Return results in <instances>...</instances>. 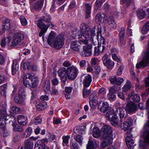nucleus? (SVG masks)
I'll return each mask as SVG.
<instances>
[{
    "label": "nucleus",
    "mask_w": 149,
    "mask_h": 149,
    "mask_svg": "<svg viewBox=\"0 0 149 149\" xmlns=\"http://www.w3.org/2000/svg\"><path fill=\"white\" fill-rule=\"evenodd\" d=\"M125 141L127 146L129 148H130L134 146V141L129 136L126 137Z\"/></svg>",
    "instance_id": "obj_34"
},
{
    "label": "nucleus",
    "mask_w": 149,
    "mask_h": 149,
    "mask_svg": "<svg viewBox=\"0 0 149 149\" xmlns=\"http://www.w3.org/2000/svg\"><path fill=\"white\" fill-rule=\"evenodd\" d=\"M2 130V134L4 137H6L8 136L10 134V132L6 129V127L4 128L1 129Z\"/></svg>",
    "instance_id": "obj_54"
},
{
    "label": "nucleus",
    "mask_w": 149,
    "mask_h": 149,
    "mask_svg": "<svg viewBox=\"0 0 149 149\" xmlns=\"http://www.w3.org/2000/svg\"><path fill=\"white\" fill-rule=\"evenodd\" d=\"M92 45L90 44L87 45H85L83 47V51L82 55L83 56H88L92 54Z\"/></svg>",
    "instance_id": "obj_18"
},
{
    "label": "nucleus",
    "mask_w": 149,
    "mask_h": 149,
    "mask_svg": "<svg viewBox=\"0 0 149 149\" xmlns=\"http://www.w3.org/2000/svg\"><path fill=\"white\" fill-rule=\"evenodd\" d=\"M110 81L111 83L112 84H116V77L115 76H113L111 77L110 78Z\"/></svg>",
    "instance_id": "obj_60"
},
{
    "label": "nucleus",
    "mask_w": 149,
    "mask_h": 149,
    "mask_svg": "<svg viewBox=\"0 0 149 149\" xmlns=\"http://www.w3.org/2000/svg\"><path fill=\"white\" fill-rule=\"evenodd\" d=\"M122 122H120V123H119L118 125H121V128L125 131L127 130L132 125V119L130 117L127 120L124 122L123 124L122 123Z\"/></svg>",
    "instance_id": "obj_19"
},
{
    "label": "nucleus",
    "mask_w": 149,
    "mask_h": 149,
    "mask_svg": "<svg viewBox=\"0 0 149 149\" xmlns=\"http://www.w3.org/2000/svg\"><path fill=\"white\" fill-rule=\"evenodd\" d=\"M47 105L46 102H40L36 105L37 109L39 111H41L47 108Z\"/></svg>",
    "instance_id": "obj_33"
},
{
    "label": "nucleus",
    "mask_w": 149,
    "mask_h": 149,
    "mask_svg": "<svg viewBox=\"0 0 149 149\" xmlns=\"http://www.w3.org/2000/svg\"><path fill=\"white\" fill-rule=\"evenodd\" d=\"M95 37L94 38L97 39V41H98V45H101L102 44V45H104L105 43V40L104 38L102 36H99L98 34L97 36H95Z\"/></svg>",
    "instance_id": "obj_40"
},
{
    "label": "nucleus",
    "mask_w": 149,
    "mask_h": 149,
    "mask_svg": "<svg viewBox=\"0 0 149 149\" xmlns=\"http://www.w3.org/2000/svg\"><path fill=\"white\" fill-rule=\"evenodd\" d=\"M24 38V35L21 33L15 34L12 39L10 36L7 37L8 46L12 47L15 46L19 44Z\"/></svg>",
    "instance_id": "obj_6"
},
{
    "label": "nucleus",
    "mask_w": 149,
    "mask_h": 149,
    "mask_svg": "<svg viewBox=\"0 0 149 149\" xmlns=\"http://www.w3.org/2000/svg\"><path fill=\"white\" fill-rule=\"evenodd\" d=\"M50 94L51 95H57L58 94L57 90L55 86L52 87L51 90L50 91Z\"/></svg>",
    "instance_id": "obj_57"
},
{
    "label": "nucleus",
    "mask_w": 149,
    "mask_h": 149,
    "mask_svg": "<svg viewBox=\"0 0 149 149\" xmlns=\"http://www.w3.org/2000/svg\"><path fill=\"white\" fill-rule=\"evenodd\" d=\"M76 131H77L78 132H77L76 131L74 132L75 134L77 135L74 137V139L80 145H81L82 144V141L83 139V138L82 136L80 135H78V134H83L84 131H82L81 129H79L78 130H76Z\"/></svg>",
    "instance_id": "obj_21"
},
{
    "label": "nucleus",
    "mask_w": 149,
    "mask_h": 149,
    "mask_svg": "<svg viewBox=\"0 0 149 149\" xmlns=\"http://www.w3.org/2000/svg\"><path fill=\"white\" fill-rule=\"evenodd\" d=\"M91 29L90 27L85 23H82L80 25V31L81 34L88 31V30H90Z\"/></svg>",
    "instance_id": "obj_29"
},
{
    "label": "nucleus",
    "mask_w": 149,
    "mask_h": 149,
    "mask_svg": "<svg viewBox=\"0 0 149 149\" xmlns=\"http://www.w3.org/2000/svg\"><path fill=\"white\" fill-rule=\"evenodd\" d=\"M17 118L19 123L21 125H24L27 123V117L24 115H18Z\"/></svg>",
    "instance_id": "obj_25"
},
{
    "label": "nucleus",
    "mask_w": 149,
    "mask_h": 149,
    "mask_svg": "<svg viewBox=\"0 0 149 149\" xmlns=\"http://www.w3.org/2000/svg\"><path fill=\"white\" fill-rule=\"evenodd\" d=\"M138 17L140 19H143L146 15L145 12L142 10H140L137 12Z\"/></svg>",
    "instance_id": "obj_46"
},
{
    "label": "nucleus",
    "mask_w": 149,
    "mask_h": 149,
    "mask_svg": "<svg viewBox=\"0 0 149 149\" xmlns=\"http://www.w3.org/2000/svg\"><path fill=\"white\" fill-rule=\"evenodd\" d=\"M22 66L25 69H27L34 71H36L38 69V67L36 65H31L30 64V63L28 61L23 63Z\"/></svg>",
    "instance_id": "obj_26"
},
{
    "label": "nucleus",
    "mask_w": 149,
    "mask_h": 149,
    "mask_svg": "<svg viewBox=\"0 0 149 149\" xmlns=\"http://www.w3.org/2000/svg\"><path fill=\"white\" fill-rule=\"evenodd\" d=\"M14 100L15 102L18 104H22L24 101L23 96L19 94H17L16 95Z\"/></svg>",
    "instance_id": "obj_37"
},
{
    "label": "nucleus",
    "mask_w": 149,
    "mask_h": 149,
    "mask_svg": "<svg viewBox=\"0 0 149 149\" xmlns=\"http://www.w3.org/2000/svg\"><path fill=\"white\" fill-rule=\"evenodd\" d=\"M32 132V129L31 127H29L25 130V133L23 134V138H26L29 136Z\"/></svg>",
    "instance_id": "obj_41"
},
{
    "label": "nucleus",
    "mask_w": 149,
    "mask_h": 149,
    "mask_svg": "<svg viewBox=\"0 0 149 149\" xmlns=\"http://www.w3.org/2000/svg\"><path fill=\"white\" fill-rule=\"evenodd\" d=\"M38 80L37 77L30 74H27L23 78V82L25 86L29 88L36 87Z\"/></svg>",
    "instance_id": "obj_4"
},
{
    "label": "nucleus",
    "mask_w": 149,
    "mask_h": 149,
    "mask_svg": "<svg viewBox=\"0 0 149 149\" xmlns=\"http://www.w3.org/2000/svg\"><path fill=\"white\" fill-rule=\"evenodd\" d=\"M131 84L130 82L127 81L123 87V91L126 92L131 88Z\"/></svg>",
    "instance_id": "obj_43"
},
{
    "label": "nucleus",
    "mask_w": 149,
    "mask_h": 149,
    "mask_svg": "<svg viewBox=\"0 0 149 149\" xmlns=\"http://www.w3.org/2000/svg\"><path fill=\"white\" fill-rule=\"evenodd\" d=\"M12 110L15 113H18L21 112L20 109L15 106H14L11 108Z\"/></svg>",
    "instance_id": "obj_51"
},
{
    "label": "nucleus",
    "mask_w": 149,
    "mask_h": 149,
    "mask_svg": "<svg viewBox=\"0 0 149 149\" xmlns=\"http://www.w3.org/2000/svg\"><path fill=\"white\" fill-rule=\"evenodd\" d=\"M70 138V135H67L66 136H64L62 137V139L63 140V145L64 146V144H67L69 142V140Z\"/></svg>",
    "instance_id": "obj_48"
},
{
    "label": "nucleus",
    "mask_w": 149,
    "mask_h": 149,
    "mask_svg": "<svg viewBox=\"0 0 149 149\" xmlns=\"http://www.w3.org/2000/svg\"><path fill=\"white\" fill-rule=\"evenodd\" d=\"M18 68L19 65L17 64V60H13L12 70V74L13 75H14L18 70Z\"/></svg>",
    "instance_id": "obj_31"
},
{
    "label": "nucleus",
    "mask_w": 149,
    "mask_h": 149,
    "mask_svg": "<svg viewBox=\"0 0 149 149\" xmlns=\"http://www.w3.org/2000/svg\"><path fill=\"white\" fill-rule=\"evenodd\" d=\"M143 129L145 130L143 133L145 142L146 144L149 145V121L145 123Z\"/></svg>",
    "instance_id": "obj_13"
},
{
    "label": "nucleus",
    "mask_w": 149,
    "mask_h": 149,
    "mask_svg": "<svg viewBox=\"0 0 149 149\" xmlns=\"http://www.w3.org/2000/svg\"><path fill=\"white\" fill-rule=\"evenodd\" d=\"M106 93V90L104 88H101L99 90L98 94L100 95H104Z\"/></svg>",
    "instance_id": "obj_58"
},
{
    "label": "nucleus",
    "mask_w": 149,
    "mask_h": 149,
    "mask_svg": "<svg viewBox=\"0 0 149 149\" xmlns=\"http://www.w3.org/2000/svg\"><path fill=\"white\" fill-rule=\"evenodd\" d=\"M50 21V17L48 15H46L45 16H43L41 18L38 20V22L37 23V26L41 29L39 35L40 37H41L43 35L42 37L43 39L44 38V35L48 28L49 25H45L42 21H44L45 22L49 23Z\"/></svg>",
    "instance_id": "obj_5"
},
{
    "label": "nucleus",
    "mask_w": 149,
    "mask_h": 149,
    "mask_svg": "<svg viewBox=\"0 0 149 149\" xmlns=\"http://www.w3.org/2000/svg\"><path fill=\"white\" fill-rule=\"evenodd\" d=\"M103 64L106 66L109 69H111L114 67V63L111 60L108 59L107 61Z\"/></svg>",
    "instance_id": "obj_39"
},
{
    "label": "nucleus",
    "mask_w": 149,
    "mask_h": 149,
    "mask_svg": "<svg viewBox=\"0 0 149 149\" xmlns=\"http://www.w3.org/2000/svg\"><path fill=\"white\" fill-rule=\"evenodd\" d=\"M90 93V89L88 90L86 88H84L83 91V97H85L88 96Z\"/></svg>",
    "instance_id": "obj_50"
},
{
    "label": "nucleus",
    "mask_w": 149,
    "mask_h": 149,
    "mask_svg": "<svg viewBox=\"0 0 149 149\" xmlns=\"http://www.w3.org/2000/svg\"><path fill=\"white\" fill-rule=\"evenodd\" d=\"M95 33L94 29H91L81 34L79 33L78 38H81L79 40V43L81 45H87L88 43V40H90L94 42V38L95 36Z\"/></svg>",
    "instance_id": "obj_3"
},
{
    "label": "nucleus",
    "mask_w": 149,
    "mask_h": 149,
    "mask_svg": "<svg viewBox=\"0 0 149 149\" xmlns=\"http://www.w3.org/2000/svg\"><path fill=\"white\" fill-rule=\"evenodd\" d=\"M89 103L91 107L93 109H95L98 103V97L96 93H91L89 96Z\"/></svg>",
    "instance_id": "obj_12"
},
{
    "label": "nucleus",
    "mask_w": 149,
    "mask_h": 149,
    "mask_svg": "<svg viewBox=\"0 0 149 149\" xmlns=\"http://www.w3.org/2000/svg\"><path fill=\"white\" fill-rule=\"evenodd\" d=\"M6 104L4 106L3 110H0V130L2 128H4L5 127V124L6 123V121L9 118H11L12 116L7 115L5 110Z\"/></svg>",
    "instance_id": "obj_7"
},
{
    "label": "nucleus",
    "mask_w": 149,
    "mask_h": 149,
    "mask_svg": "<svg viewBox=\"0 0 149 149\" xmlns=\"http://www.w3.org/2000/svg\"><path fill=\"white\" fill-rule=\"evenodd\" d=\"M33 145V142H31L29 139H27L24 141L25 149H32Z\"/></svg>",
    "instance_id": "obj_35"
},
{
    "label": "nucleus",
    "mask_w": 149,
    "mask_h": 149,
    "mask_svg": "<svg viewBox=\"0 0 149 149\" xmlns=\"http://www.w3.org/2000/svg\"><path fill=\"white\" fill-rule=\"evenodd\" d=\"M109 105L107 102H103L102 104V106L100 108V111L104 112L107 111L109 109Z\"/></svg>",
    "instance_id": "obj_42"
},
{
    "label": "nucleus",
    "mask_w": 149,
    "mask_h": 149,
    "mask_svg": "<svg viewBox=\"0 0 149 149\" xmlns=\"http://www.w3.org/2000/svg\"><path fill=\"white\" fill-rule=\"evenodd\" d=\"M98 59L95 57L92 58L91 61V63L92 65H95L97 64Z\"/></svg>",
    "instance_id": "obj_64"
},
{
    "label": "nucleus",
    "mask_w": 149,
    "mask_h": 149,
    "mask_svg": "<svg viewBox=\"0 0 149 149\" xmlns=\"http://www.w3.org/2000/svg\"><path fill=\"white\" fill-rule=\"evenodd\" d=\"M70 47L73 50L79 51L80 49V46L78 44L77 40H74L72 42Z\"/></svg>",
    "instance_id": "obj_30"
},
{
    "label": "nucleus",
    "mask_w": 149,
    "mask_h": 149,
    "mask_svg": "<svg viewBox=\"0 0 149 149\" xmlns=\"http://www.w3.org/2000/svg\"><path fill=\"white\" fill-rule=\"evenodd\" d=\"M44 0H38L33 5H31V9L32 12H34L35 10H41L43 6Z\"/></svg>",
    "instance_id": "obj_16"
},
{
    "label": "nucleus",
    "mask_w": 149,
    "mask_h": 149,
    "mask_svg": "<svg viewBox=\"0 0 149 149\" xmlns=\"http://www.w3.org/2000/svg\"><path fill=\"white\" fill-rule=\"evenodd\" d=\"M20 19L21 24L23 26H25L27 24V22L24 16H21L20 17Z\"/></svg>",
    "instance_id": "obj_52"
},
{
    "label": "nucleus",
    "mask_w": 149,
    "mask_h": 149,
    "mask_svg": "<svg viewBox=\"0 0 149 149\" xmlns=\"http://www.w3.org/2000/svg\"><path fill=\"white\" fill-rule=\"evenodd\" d=\"M7 84H5L0 86V94L5 97L6 96Z\"/></svg>",
    "instance_id": "obj_36"
},
{
    "label": "nucleus",
    "mask_w": 149,
    "mask_h": 149,
    "mask_svg": "<svg viewBox=\"0 0 149 149\" xmlns=\"http://www.w3.org/2000/svg\"><path fill=\"white\" fill-rule=\"evenodd\" d=\"M105 1V0H97L96 5L97 8H100Z\"/></svg>",
    "instance_id": "obj_56"
},
{
    "label": "nucleus",
    "mask_w": 149,
    "mask_h": 149,
    "mask_svg": "<svg viewBox=\"0 0 149 149\" xmlns=\"http://www.w3.org/2000/svg\"><path fill=\"white\" fill-rule=\"evenodd\" d=\"M11 118L13 119L12 126H13V130L14 131L21 132L24 130L23 127L21 126L18 124H15L14 123L16 121V118L13 115L11 116Z\"/></svg>",
    "instance_id": "obj_20"
},
{
    "label": "nucleus",
    "mask_w": 149,
    "mask_h": 149,
    "mask_svg": "<svg viewBox=\"0 0 149 149\" xmlns=\"http://www.w3.org/2000/svg\"><path fill=\"white\" fill-rule=\"evenodd\" d=\"M15 23L14 21L6 19L4 21V23L0 28V34L2 35L6 30H8L10 29L12 25L13 24Z\"/></svg>",
    "instance_id": "obj_10"
},
{
    "label": "nucleus",
    "mask_w": 149,
    "mask_h": 149,
    "mask_svg": "<svg viewBox=\"0 0 149 149\" xmlns=\"http://www.w3.org/2000/svg\"><path fill=\"white\" fill-rule=\"evenodd\" d=\"M112 56L113 59L114 60L117 61L118 63L120 64V59L115 54H112Z\"/></svg>",
    "instance_id": "obj_62"
},
{
    "label": "nucleus",
    "mask_w": 149,
    "mask_h": 149,
    "mask_svg": "<svg viewBox=\"0 0 149 149\" xmlns=\"http://www.w3.org/2000/svg\"><path fill=\"white\" fill-rule=\"evenodd\" d=\"M93 136L94 137L97 138L100 136V131L97 129L93 128Z\"/></svg>",
    "instance_id": "obj_49"
},
{
    "label": "nucleus",
    "mask_w": 149,
    "mask_h": 149,
    "mask_svg": "<svg viewBox=\"0 0 149 149\" xmlns=\"http://www.w3.org/2000/svg\"><path fill=\"white\" fill-rule=\"evenodd\" d=\"M104 19L107 21L108 24L112 27L115 28L116 27V24L113 16H111L107 17L106 16V17H105Z\"/></svg>",
    "instance_id": "obj_23"
},
{
    "label": "nucleus",
    "mask_w": 149,
    "mask_h": 149,
    "mask_svg": "<svg viewBox=\"0 0 149 149\" xmlns=\"http://www.w3.org/2000/svg\"><path fill=\"white\" fill-rule=\"evenodd\" d=\"M67 69L64 68H61L58 71V74L59 76L62 77V80L65 81L67 80L66 75Z\"/></svg>",
    "instance_id": "obj_27"
},
{
    "label": "nucleus",
    "mask_w": 149,
    "mask_h": 149,
    "mask_svg": "<svg viewBox=\"0 0 149 149\" xmlns=\"http://www.w3.org/2000/svg\"><path fill=\"white\" fill-rule=\"evenodd\" d=\"M126 110L129 114L135 113L137 110V106L133 102L128 103L126 105Z\"/></svg>",
    "instance_id": "obj_14"
},
{
    "label": "nucleus",
    "mask_w": 149,
    "mask_h": 149,
    "mask_svg": "<svg viewBox=\"0 0 149 149\" xmlns=\"http://www.w3.org/2000/svg\"><path fill=\"white\" fill-rule=\"evenodd\" d=\"M148 64H149V42L148 49L145 52L141 61L137 63L136 66L137 68L140 69L141 68H144Z\"/></svg>",
    "instance_id": "obj_8"
},
{
    "label": "nucleus",
    "mask_w": 149,
    "mask_h": 149,
    "mask_svg": "<svg viewBox=\"0 0 149 149\" xmlns=\"http://www.w3.org/2000/svg\"><path fill=\"white\" fill-rule=\"evenodd\" d=\"M119 63L120 64L117 63L118 68L117 70V74L118 75H120L122 74L124 68V66L123 64L121 63Z\"/></svg>",
    "instance_id": "obj_44"
},
{
    "label": "nucleus",
    "mask_w": 149,
    "mask_h": 149,
    "mask_svg": "<svg viewBox=\"0 0 149 149\" xmlns=\"http://www.w3.org/2000/svg\"><path fill=\"white\" fill-rule=\"evenodd\" d=\"M77 73V69L74 66H70L67 68L66 75L68 78L71 80L74 79Z\"/></svg>",
    "instance_id": "obj_9"
},
{
    "label": "nucleus",
    "mask_w": 149,
    "mask_h": 149,
    "mask_svg": "<svg viewBox=\"0 0 149 149\" xmlns=\"http://www.w3.org/2000/svg\"><path fill=\"white\" fill-rule=\"evenodd\" d=\"M64 38L62 35L56 36V34L51 31L47 39L48 43L51 47L58 49L61 48L64 44Z\"/></svg>",
    "instance_id": "obj_2"
},
{
    "label": "nucleus",
    "mask_w": 149,
    "mask_h": 149,
    "mask_svg": "<svg viewBox=\"0 0 149 149\" xmlns=\"http://www.w3.org/2000/svg\"><path fill=\"white\" fill-rule=\"evenodd\" d=\"M125 33V28L124 27H122L121 28L119 33V39L120 42L122 45H125L126 43V41L124 38Z\"/></svg>",
    "instance_id": "obj_24"
},
{
    "label": "nucleus",
    "mask_w": 149,
    "mask_h": 149,
    "mask_svg": "<svg viewBox=\"0 0 149 149\" xmlns=\"http://www.w3.org/2000/svg\"><path fill=\"white\" fill-rule=\"evenodd\" d=\"M149 31V23L147 22L143 26L142 29L141 31L143 34H146Z\"/></svg>",
    "instance_id": "obj_45"
},
{
    "label": "nucleus",
    "mask_w": 149,
    "mask_h": 149,
    "mask_svg": "<svg viewBox=\"0 0 149 149\" xmlns=\"http://www.w3.org/2000/svg\"><path fill=\"white\" fill-rule=\"evenodd\" d=\"M85 11L86 17L88 18L91 17V5L89 3H86L85 4Z\"/></svg>",
    "instance_id": "obj_32"
},
{
    "label": "nucleus",
    "mask_w": 149,
    "mask_h": 149,
    "mask_svg": "<svg viewBox=\"0 0 149 149\" xmlns=\"http://www.w3.org/2000/svg\"><path fill=\"white\" fill-rule=\"evenodd\" d=\"M7 44L8 45L7 37L6 38H4L2 39L1 45L2 47H3L6 46Z\"/></svg>",
    "instance_id": "obj_55"
},
{
    "label": "nucleus",
    "mask_w": 149,
    "mask_h": 149,
    "mask_svg": "<svg viewBox=\"0 0 149 149\" xmlns=\"http://www.w3.org/2000/svg\"><path fill=\"white\" fill-rule=\"evenodd\" d=\"M117 115L120 116V121L123 122L122 118H125L127 115L126 110L124 108L118 107L115 111L113 110H111L107 112L106 116L110 120L111 124L113 126L117 127L119 124V119Z\"/></svg>",
    "instance_id": "obj_1"
},
{
    "label": "nucleus",
    "mask_w": 149,
    "mask_h": 149,
    "mask_svg": "<svg viewBox=\"0 0 149 149\" xmlns=\"http://www.w3.org/2000/svg\"><path fill=\"white\" fill-rule=\"evenodd\" d=\"M106 15L104 14H102L101 13H97L95 16V21L97 23L100 24L104 21V17H106Z\"/></svg>",
    "instance_id": "obj_28"
},
{
    "label": "nucleus",
    "mask_w": 149,
    "mask_h": 149,
    "mask_svg": "<svg viewBox=\"0 0 149 149\" xmlns=\"http://www.w3.org/2000/svg\"><path fill=\"white\" fill-rule=\"evenodd\" d=\"M113 93L109 92L108 94V97L110 100L114 99L116 97L115 95L113 94Z\"/></svg>",
    "instance_id": "obj_63"
},
{
    "label": "nucleus",
    "mask_w": 149,
    "mask_h": 149,
    "mask_svg": "<svg viewBox=\"0 0 149 149\" xmlns=\"http://www.w3.org/2000/svg\"><path fill=\"white\" fill-rule=\"evenodd\" d=\"M81 81L83 82L84 87L89 86L92 81L91 76L88 74L83 75L81 78Z\"/></svg>",
    "instance_id": "obj_15"
},
{
    "label": "nucleus",
    "mask_w": 149,
    "mask_h": 149,
    "mask_svg": "<svg viewBox=\"0 0 149 149\" xmlns=\"http://www.w3.org/2000/svg\"><path fill=\"white\" fill-rule=\"evenodd\" d=\"M113 135H103L102 137L103 140L102 142L101 147L102 148H104L111 144L113 141Z\"/></svg>",
    "instance_id": "obj_11"
},
{
    "label": "nucleus",
    "mask_w": 149,
    "mask_h": 149,
    "mask_svg": "<svg viewBox=\"0 0 149 149\" xmlns=\"http://www.w3.org/2000/svg\"><path fill=\"white\" fill-rule=\"evenodd\" d=\"M42 122V118L40 116L36 117L35 118L34 123L36 125H38L41 123Z\"/></svg>",
    "instance_id": "obj_53"
},
{
    "label": "nucleus",
    "mask_w": 149,
    "mask_h": 149,
    "mask_svg": "<svg viewBox=\"0 0 149 149\" xmlns=\"http://www.w3.org/2000/svg\"><path fill=\"white\" fill-rule=\"evenodd\" d=\"M96 147L95 142L89 140L87 145V149H95Z\"/></svg>",
    "instance_id": "obj_38"
},
{
    "label": "nucleus",
    "mask_w": 149,
    "mask_h": 149,
    "mask_svg": "<svg viewBox=\"0 0 149 149\" xmlns=\"http://www.w3.org/2000/svg\"><path fill=\"white\" fill-rule=\"evenodd\" d=\"M120 88L116 86H113L111 87L109 90V92L112 93H115L119 90Z\"/></svg>",
    "instance_id": "obj_47"
},
{
    "label": "nucleus",
    "mask_w": 149,
    "mask_h": 149,
    "mask_svg": "<svg viewBox=\"0 0 149 149\" xmlns=\"http://www.w3.org/2000/svg\"><path fill=\"white\" fill-rule=\"evenodd\" d=\"M101 70L100 67L99 65H97L95 68V73L97 74H98L100 72Z\"/></svg>",
    "instance_id": "obj_61"
},
{
    "label": "nucleus",
    "mask_w": 149,
    "mask_h": 149,
    "mask_svg": "<svg viewBox=\"0 0 149 149\" xmlns=\"http://www.w3.org/2000/svg\"><path fill=\"white\" fill-rule=\"evenodd\" d=\"M102 130L104 133L103 135H112V129L109 125H104L102 127Z\"/></svg>",
    "instance_id": "obj_22"
},
{
    "label": "nucleus",
    "mask_w": 149,
    "mask_h": 149,
    "mask_svg": "<svg viewBox=\"0 0 149 149\" xmlns=\"http://www.w3.org/2000/svg\"><path fill=\"white\" fill-rule=\"evenodd\" d=\"M48 141L46 139L38 140L35 144V147H38L39 146L38 149H49V147L46 146L45 144Z\"/></svg>",
    "instance_id": "obj_17"
},
{
    "label": "nucleus",
    "mask_w": 149,
    "mask_h": 149,
    "mask_svg": "<svg viewBox=\"0 0 149 149\" xmlns=\"http://www.w3.org/2000/svg\"><path fill=\"white\" fill-rule=\"evenodd\" d=\"M124 81V79L123 78L119 77L116 79V84L120 85Z\"/></svg>",
    "instance_id": "obj_59"
}]
</instances>
